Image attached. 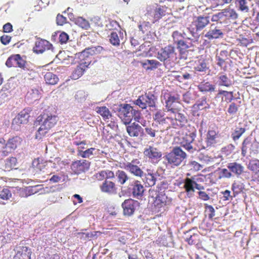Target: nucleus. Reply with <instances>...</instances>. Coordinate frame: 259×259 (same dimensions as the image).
Returning a JSON list of instances; mask_svg holds the SVG:
<instances>
[{"mask_svg": "<svg viewBox=\"0 0 259 259\" xmlns=\"http://www.w3.org/2000/svg\"><path fill=\"white\" fill-rule=\"evenodd\" d=\"M139 163V160L134 159L131 162L123 163V166L121 167L136 177L142 178L144 176V172L137 165Z\"/></svg>", "mask_w": 259, "mask_h": 259, "instance_id": "2eb2a0df", "label": "nucleus"}, {"mask_svg": "<svg viewBox=\"0 0 259 259\" xmlns=\"http://www.w3.org/2000/svg\"><path fill=\"white\" fill-rule=\"evenodd\" d=\"M44 79L46 83L51 85L56 84L59 81L58 76L51 72H48L45 74Z\"/></svg>", "mask_w": 259, "mask_h": 259, "instance_id": "4c0bfd02", "label": "nucleus"}, {"mask_svg": "<svg viewBox=\"0 0 259 259\" xmlns=\"http://www.w3.org/2000/svg\"><path fill=\"white\" fill-rule=\"evenodd\" d=\"M217 137V134L215 131L213 130L208 131L207 134V138L206 139V146L202 145L201 148V150L202 149H205L208 147L213 146L216 144V138Z\"/></svg>", "mask_w": 259, "mask_h": 259, "instance_id": "bb28decb", "label": "nucleus"}, {"mask_svg": "<svg viewBox=\"0 0 259 259\" xmlns=\"http://www.w3.org/2000/svg\"><path fill=\"white\" fill-rule=\"evenodd\" d=\"M16 59L15 55L10 57L6 61V66L8 67H11L13 66L15 67Z\"/></svg>", "mask_w": 259, "mask_h": 259, "instance_id": "69168bd1", "label": "nucleus"}, {"mask_svg": "<svg viewBox=\"0 0 259 259\" xmlns=\"http://www.w3.org/2000/svg\"><path fill=\"white\" fill-rule=\"evenodd\" d=\"M68 179V176L63 171H61L58 175H53L50 180L54 183L66 181Z\"/></svg>", "mask_w": 259, "mask_h": 259, "instance_id": "a18cd8bd", "label": "nucleus"}, {"mask_svg": "<svg viewBox=\"0 0 259 259\" xmlns=\"http://www.w3.org/2000/svg\"><path fill=\"white\" fill-rule=\"evenodd\" d=\"M96 111L100 114L104 120L108 119L111 116V113L106 106L97 107Z\"/></svg>", "mask_w": 259, "mask_h": 259, "instance_id": "a19ab883", "label": "nucleus"}, {"mask_svg": "<svg viewBox=\"0 0 259 259\" xmlns=\"http://www.w3.org/2000/svg\"><path fill=\"white\" fill-rule=\"evenodd\" d=\"M193 100L192 97V94L189 92H187L183 95V101L187 104L191 103V101Z\"/></svg>", "mask_w": 259, "mask_h": 259, "instance_id": "774afa93", "label": "nucleus"}, {"mask_svg": "<svg viewBox=\"0 0 259 259\" xmlns=\"http://www.w3.org/2000/svg\"><path fill=\"white\" fill-rule=\"evenodd\" d=\"M15 67H18L25 71L29 70V69L26 62L23 60L19 54L15 55Z\"/></svg>", "mask_w": 259, "mask_h": 259, "instance_id": "ea45409f", "label": "nucleus"}, {"mask_svg": "<svg viewBox=\"0 0 259 259\" xmlns=\"http://www.w3.org/2000/svg\"><path fill=\"white\" fill-rule=\"evenodd\" d=\"M157 102V96L149 92L139 96L138 99L134 101V103L142 109H144L147 107H155Z\"/></svg>", "mask_w": 259, "mask_h": 259, "instance_id": "423d86ee", "label": "nucleus"}, {"mask_svg": "<svg viewBox=\"0 0 259 259\" xmlns=\"http://www.w3.org/2000/svg\"><path fill=\"white\" fill-rule=\"evenodd\" d=\"M231 137L234 141L238 140L246 131L244 125L239 123L232 129Z\"/></svg>", "mask_w": 259, "mask_h": 259, "instance_id": "c85d7f7f", "label": "nucleus"}, {"mask_svg": "<svg viewBox=\"0 0 259 259\" xmlns=\"http://www.w3.org/2000/svg\"><path fill=\"white\" fill-rule=\"evenodd\" d=\"M248 168L255 173L259 172V160H251L248 164Z\"/></svg>", "mask_w": 259, "mask_h": 259, "instance_id": "09e8293b", "label": "nucleus"}, {"mask_svg": "<svg viewBox=\"0 0 259 259\" xmlns=\"http://www.w3.org/2000/svg\"><path fill=\"white\" fill-rule=\"evenodd\" d=\"M196 133L194 132H189L186 134L182 138L180 142V147L183 148L188 152L193 154L196 152L201 150V148L194 144L193 142L196 138Z\"/></svg>", "mask_w": 259, "mask_h": 259, "instance_id": "39448f33", "label": "nucleus"}, {"mask_svg": "<svg viewBox=\"0 0 259 259\" xmlns=\"http://www.w3.org/2000/svg\"><path fill=\"white\" fill-rule=\"evenodd\" d=\"M126 130L128 135L131 137H139L140 139H142L145 135L144 130L141 125L136 122L126 126Z\"/></svg>", "mask_w": 259, "mask_h": 259, "instance_id": "f3484780", "label": "nucleus"}, {"mask_svg": "<svg viewBox=\"0 0 259 259\" xmlns=\"http://www.w3.org/2000/svg\"><path fill=\"white\" fill-rule=\"evenodd\" d=\"M101 191L109 195H113L117 193V188L115 183L110 180H105L100 185Z\"/></svg>", "mask_w": 259, "mask_h": 259, "instance_id": "aec40b11", "label": "nucleus"}, {"mask_svg": "<svg viewBox=\"0 0 259 259\" xmlns=\"http://www.w3.org/2000/svg\"><path fill=\"white\" fill-rule=\"evenodd\" d=\"M22 142V139L18 136L13 137L9 139L6 143V149L5 151L6 154H9L16 149L17 146L20 144ZM5 152V151H4Z\"/></svg>", "mask_w": 259, "mask_h": 259, "instance_id": "393cba45", "label": "nucleus"}, {"mask_svg": "<svg viewBox=\"0 0 259 259\" xmlns=\"http://www.w3.org/2000/svg\"><path fill=\"white\" fill-rule=\"evenodd\" d=\"M143 67L147 70H152L160 65V63L155 60H145L141 62Z\"/></svg>", "mask_w": 259, "mask_h": 259, "instance_id": "473e14b6", "label": "nucleus"}, {"mask_svg": "<svg viewBox=\"0 0 259 259\" xmlns=\"http://www.w3.org/2000/svg\"><path fill=\"white\" fill-rule=\"evenodd\" d=\"M226 18H232L235 19L237 18L238 15L235 11L232 9H226Z\"/></svg>", "mask_w": 259, "mask_h": 259, "instance_id": "e2e57ef3", "label": "nucleus"}, {"mask_svg": "<svg viewBox=\"0 0 259 259\" xmlns=\"http://www.w3.org/2000/svg\"><path fill=\"white\" fill-rule=\"evenodd\" d=\"M218 83L219 86H225L230 87L232 84V81L227 76L226 74L223 73H219L217 76Z\"/></svg>", "mask_w": 259, "mask_h": 259, "instance_id": "c756f323", "label": "nucleus"}, {"mask_svg": "<svg viewBox=\"0 0 259 259\" xmlns=\"http://www.w3.org/2000/svg\"><path fill=\"white\" fill-rule=\"evenodd\" d=\"M165 100V110L167 112L181 107L180 95L175 93H168L164 96Z\"/></svg>", "mask_w": 259, "mask_h": 259, "instance_id": "9d476101", "label": "nucleus"}, {"mask_svg": "<svg viewBox=\"0 0 259 259\" xmlns=\"http://www.w3.org/2000/svg\"><path fill=\"white\" fill-rule=\"evenodd\" d=\"M225 29L222 26L218 23H212L208 30L205 33L204 36L208 40H213L224 37Z\"/></svg>", "mask_w": 259, "mask_h": 259, "instance_id": "1a4fd4ad", "label": "nucleus"}, {"mask_svg": "<svg viewBox=\"0 0 259 259\" xmlns=\"http://www.w3.org/2000/svg\"><path fill=\"white\" fill-rule=\"evenodd\" d=\"M14 259H30L31 249L27 246H18L15 249Z\"/></svg>", "mask_w": 259, "mask_h": 259, "instance_id": "412c9836", "label": "nucleus"}, {"mask_svg": "<svg viewBox=\"0 0 259 259\" xmlns=\"http://www.w3.org/2000/svg\"><path fill=\"white\" fill-rule=\"evenodd\" d=\"M39 185L34 186H29L25 188H22L20 190V195L22 197H27L37 192L38 189L37 187Z\"/></svg>", "mask_w": 259, "mask_h": 259, "instance_id": "7c9ffc66", "label": "nucleus"}, {"mask_svg": "<svg viewBox=\"0 0 259 259\" xmlns=\"http://www.w3.org/2000/svg\"><path fill=\"white\" fill-rule=\"evenodd\" d=\"M177 45L178 48L181 50H185L187 49L190 47L191 43L188 42L186 41L181 39L176 43Z\"/></svg>", "mask_w": 259, "mask_h": 259, "instance_id": "6e6d98bb", "label": "nucleus"}, {"mask_svg": "<svg viewBox=\"0 0 259 259\" xmlns=\"http://www.w3.org/2000/svg\"><path fill=\"white\" fill-rule=\"evenodd\" d=\"M144 154L153 163L159 161L162 155L159 149L152 146H149L144 149Z\"/></svg>", "mask_w": 259, "mask_h": 259, "instance_id": "dca6fc26", "label": "nucleus"}, {"mask_svg": "<svg viewBox=\"0 0 259 259\" xmlns=\"http://www.w3.org/2000/svg\"><path fill=\"white\" fill-rule=\"evenodd\" d=\"M95 150L94 148H89L85 151L78 150V155L83 158H89L93 154V151Z\"/></svg>", "mask_w": 259, "mask_h": 259, "instance_id": "603ef678", "label": "nucleus"}, {"mask_svg": "<svg viewBox=\"0 0 259 259\" xmlns=\"http://www.w3.org/2000/svg\"><path fill=\"white\" fill-rule=\"evenodd\" d=\"M115 177L117 178V182L121 185L124 184L129 179L126 172L120 170H118L116 172Z\"/></svg>", "mask_w": 259, "mask_h": 259, "instance_id": "79ce46f5", "label": "nucleus"}, {"mask_svg": "<svg viewBox=\"0 0 259 259\" xmlns=\"http://www.w3.org/2000/svg\"><path fill=\"white\" fill-rule=\"evenodd\" d=\"M238 109L237 105L235 103H231L228 109V112L230 114L236 113Z\"/></svg>", "mask_w": 259, "mask_h": 259, "instance_id": "338daca9", "label": "nucleus"}, {"mask_svg": "<svg viewBox=\"0 0 259 259\" xmlns=\"http://www.w3.org/2000/svg\"><path fill=\"white\" fill-rule=\"evenodd\" d=\"M40 98L39 91L36 89H32L26 94V99L30 103H32Z\"/></svg>", "mask_w": 259, "mask_h": 259, "instance_id": "f704fd0d", "label": "nucleus"}, {"mask_svg": "<svg viewBox=\"0 0 259 259\" xmlns=\"http://www.w3.org/2000/svg\"><path fill=\"white\" fill-rule=\"evenodd\" d=\"M209 23V17L199 16L195 18L188 29L192 36L195 39H197L200 36L199 32L203 30Z\"/></svg>", "mask_w": 259, "mask_h": 259, "instance_id": "f03ea898", "label": "nucleus"}, {"mask_svg": "<svg viewBox=\"0 0 259 259\" xmlns=\"http://www.w3.org/2000/svg\"><path fill=\"white\" fill-rule=\"evenodd\" d=\"M50 164L52 167L56 169L57 171L62 169L65 165L64 162L59 157L56 158L53 163L50 162Z\"/></svg>", "mask_w": 259, "mask_h": 259, "instance_id": "49530a36", "label": "nucleus"}, {"mask_svg": "<svg viewBox=\"0 0 259 259\" xmlns=\"http://www.w3.org/2000/svg\"><path fill=\"white\" fill-rule=\"evenodd\" d=\"M17 164V160L15 157L8 158L4 161L3 168L5 171H10L13 168H16Z\"/></svg>", "mask_w": 259, "mask_h": 259, "instance_id": "2f4dec72", "label": "nucleus"}, {"mask_svg": "<svg viewBox=\"0 0 259 259\" xmlns=\"http://www.w3.org/2000/svg\"><path fill=\"white\" fill-rule=\"evenodd\" d=\"M194 69L196 71L206 72V71L208 69V67L204 60L200 59L196 63Z\"/></svg>", "mask_w": 259, "mask_h": 259, "instance_id": "58836bf2", "label": "nucleus"}, {"mask_svg": "<svg viewBox=\"0 0 259 259\" xmlns=\"http://www.w3.org/2000/svg\"><path fill=\"white\" fill-rule=\"evenodd\" d=\"M52 47V45L45 39L38 38L35 42V46L33 48V52L36 54H42L46 50H50Z\"/></svg>", "mask_w": 259, "mask_h": 259, "instance_id": "a211bd4d", "label": "nucleus"}, {"mask_svg": "<svg viewBox=\"0 0 259 259\" xmlns=\"http://www.w3.org/2000/svg\"><path fill=\"white\" fill-rule=\"evenodd\" d=\"M90 162L86 160H77L72 164V169L75 173L84 172L89 169Z\"/></svg>", "mask_w": 259, "mask_h": 259, "instance_id": "4be33fe9", "label": "nucleus"}, {"mask_svg": "<svg viewBox=\"0 0 259 259\" xmlns=\"http://www.w3.org/2000/svg\"><path fill=\"white\" fill-rule=\"evenodd\" d=\"M58 120V117L52 114L49 111L46 110L43 114H41L34 123L36 126L38 125L40 126L36 133L35 138L38 140L41 139L56 124Z\"/></svg>", "mask_w": 259, "mask_h": 259, "instance_id": "f257e3e1", "label": "nucleus"}, {"mask_svg": "<svg viewBox=\"0 0 259 259\" xmlns=\"http://www.w3.org/2000/svg\"><path fill=\"white\" fill-rule=\"evenodd\" d=\"M221 95L223 96L222 98V101L227 103L231 102L234 99L233 92L219 90L217 96L220 97Z\"/></svg>", "mask_w": 259, "mask_h": 259, "instance_id": "e433bc0d", "label": "nucleus"}, {"mask_svg": "<svg viewBox=\"0 0 259 259\" xmlns=\"http://www.w3.org/2000/svg\"><path fill=\"white\" fill-rule=\"evenodd\" d=\"M109 37V40L113 45L117 46L119 45V38L116 32H112Z\"/></svg>", "mask_w": 259, "mask_h": 259, "instance_id": "5fc2aeb1", "label": "nucleus"}, {"mask_svg": "<svg viewBox=\"0 0 259 259\" xmlns=\"http://www.w3.org/2000/svg\"><path fill=\"white\" fill-rule=\"evenodd\" d=\"M132 194L134 198L140 199L143 196L145 189L141 182L135 180L131 184Z\"/></svg>", "mask_w": 259, "mask_h": 259, "instance_id": "5701e85b", "label": "nucleus"}, {"mask_svg": "<svg viewBox=\"0 0 259 259\" xmlns=\"http://www.w3.org/2000/svg\"><path fill=\"white\" fill-rule=\"evenodd\" d=\"M187 157V154L184 152L181 147L176 146L172 150L167 153L165 158L167 161V163L171 166H179L183 161Z\"/></svg>", "mask_w": 259, "mask_h": 259, "instance_id": "7ed1b4c3", "label": "nucleus"}, {"mask_svg": "<svg viewBox=\"0 0 259 259\" xmlns=\"http://www.w3.org/2000/svg\"><path fill=\"white\" fill-rule=\"evenodd\" d=\"M181 107L168 111L172 118L173 128H179L185 125L187 122L186 116L181 112Z\"/></svg>", "mask_w": 259, "mask_h": 259, "instance_id": "6e6552de", "label": "nucleus"}, {"mask_svg": "<svg viewBox=\"0 0 259 259\" xmlns=\"http://www.w3.org/2000/svg\"><path fill=\"white\" fill-rule=\"evenodd\" d=\"M134 119L136 121L141 123L142 114L141 111L135 109L133 107V111L131 115V121Z\"/></svg>", "mask_w": 259, "mask_h": 259, "instance_id": "3c124183", "label": "nucleus"}, {"mask_svg": "<svg viewBox=\"0 0 259 259\" xmlns=\"http://www.w3.org/2000/svg\"><path fill=\"white\" fill-rule=\"evenodd\" d=\"M29 110L28 109H25L21 111L18 115L13 120V125L17 124L19 125L21 124L27 123L29 117Z\"/></svg>", "mask_w": 259, "mask_h": 259, "instance_id": "b1692460", "label": "nucleus"}, {"mask_svg": "<svg viewBox=\"0 0 259 259\" xmlns=\"http://www.w3.org/2000/svg\"><path fill=\"white\" fill-rule=\"evenodd\" d=\"M249 146L255 147L257 146V143L254 142L253 143L251 142V139L249 138L245 139L242 143L241 154L243 156H245L247 149Z\"/></svg>", "mask_w": 259, "mask_h": 259, "instance_id": "c9c22d12", "label": "nucleus"}, {"mask_svg": "<svg viewBox=\"0 0 259 259\" xmlns=\"http://www.w3.org/2000/svg\"><path fill=\"white\" fill-rule=\"evenodd\" d=\"M166 196L160 193H158L155 197V202L157 205L165 204Z\"/></svg>", "mask_w": 259, "mask_h": 259, "instance_id": "13d9d810", "label": "nucleus"}, {"mask_svg": "<svg viewBox=\"0 0 259 259\" xmlns=\"http://www.w3.org/2000/svg\"><path fill=\"white\" fill-rule=\"evenodd\" d=\"M6 143L5 140L4 139H0V157H5L8 155L4 152V151H6Z\"/></svg>", "mask_w": 259, "mask_h": 259, "instance_id": "4d7b16f0", "label": "nucleus"}, {"mask_svg": "<svg viewBox=\"0 0 259 259\" xmlns=\"http://www.w3.org/2000/svg\"><path fill=\"white\" fill-rule=\"evenodd\" d=\"M188 166L191 170H193L194 171H198L201 169L203 167V165L199 163L198 162L195 161H191L188 164Z\"/></svg>", "mask_w": 259, "mask_h": 259, "instance_id": "864d4df0", "label": "nucleus"}, {"mask_svg": "<svg viewBox=\"0 0 259 259\" xmlns=\"http://www.w3.org/2000/svg\"><path fill=\"white\" fill-rule=\"evenodd\" d=\"M74 23L80 27L88 29L90 27L89 23L82 17H77Z\"/></svg>", "mask_w": 259, "mask_h": 259, "instance_id": "8fccbe9b", "label": "nucleus"}, {"mask_svg": "<svg viewBox=\"0 0 259 259\" xmlns=\"http://www.w3.org/2000/svg\"><path fill=\"white\" fill-rule=\"evenodd\" d=\"M113 110L117 113V115L124 124L127 125L131 123L133 107L130 104L115 105L113 106Z\"/></svg>", "mask_w": 259, "mask_h": 259, "instance_id": "20e7f679", "label": "nucleus"}, {"mask_svg": "<svg viewBox=\"0 0 259 259\" xmlns=\"http://www.w3.org/2000/svg\"><path fill=\"white\" fill-rule=\"evenodd\" d=\"M197 179L193 177L191 178H186L184 181V188L187 193V195L189 197L192 196L195 191L194 189L199 190H203L204 187L197 184L196 182Z\"/></svg>", "mask_w": 259, "mask_h": 259, "instance_id": "ddd939ff", "label": "nucleus"}, {"mask_svg": "<svg viewBox=\"0 0 259 259\" xmlns=\"http://www.w3.org/2000/svg\"><path fill=\"white\" fill-rule=\"evenodd\" d=\"M235 4L237 8L242 12H247L249 10L246 0H236Z\"/></svg>", "mask_w": 259, "mask_h": 259, "instance_id": "c03bdc74", "label": "nucleus"}, {"mask_svg": "<svg viewBox=\"0 0 259 259\" xmlns=\"http://www.w3.org/2000/svg\"><path fill=\"white\" fill-rule=\"evenodd\" d=\"M153 119L162 128L163 131L173 128L172 118L170 117L169 113L165 116L164 111L158 110L154 114Z\"/></svg>", "mask_w": 259, "mask_h": 259, "instance_id": "0eeeda50", "label": "nucleus"}, {"mask_svg": "<svg viewBox=\"0 0 259 259\" xmlns=\"http://www.w3.org/2000/svg\"><path fill=\"white\" fill-rule=\"evenodd\" d=\"M103 47L100 46H93L90 48H86L81 52L76 54L78 58L81 61L90 60V56L94 55L100 54L103 50Z\"/></svg>", "mask_w": 259, "mask_h": 259, "instance_id": "4468645a", "label": "nucleus"}, {"mask_svg": "<svg viewBox=\"0 0 259 259\" xmlns=\"http://www.w3.org/2000/svg\"><path fill=\"white\" fill-rule=\"evenodd\" d=\"M198 89L201 92L212 93L215 91V86L209 82H202L198 85Z\"/></svg>", "mask_w": 259, "mask_h": 259, "instance_id": "72a5a7b5", "label": "nucleus"}, {"mask_svg": "<svg viewBox=\"0 0 259 259\" xmlns=\"http://www.w3.org/2000/svg\"><path fill=\"white\" fill-rule=\"evenodd\" d=\"M185 35L186 34L185 33L181 34L178 31H175L172 33V36L173 37L175 42L177 43L178 40H180L182 38H184Z\"/></svg>", "mask_w": 259, "mask_h": 259, "instance_id": "052dcab7", "label": "nucleus"}, {"mask_svg": "<svg viewBox=\"0 0 259 259\" xmlns=\"http://www.w3.org/2000/svg\"><path fill=\"white\" fill-rule=\"evenodd\" d=\"M232 176V174L230 170L226 168H223L220 171V178H230Z\"/></svg>", "mask_w": 259, "mask_h": 259, "instance_id": "0e129e2a", "label": "nucleus"}, {"mask_svg": "<svg viewBox=\"0 0 259 259\" xmlns=\"http://www.w3.org/2000/svg\"><path fill=\"white\" fill-rule=\"evenodd\" d=\"M32 164L33 167L39 171L43 170L45 168V165L43 163H40L38 159L34 160Z\"/></svg>", "mask_w": 259, "mask_h": 259, "instance_id": "680f3d73", "label": "nucleus"}, {"mask_svg": "<svg viewBox=\"0 0 259 259\" xmlns=\"http://www.w3.org/2000/svg\"><path fill=\"white\" fill-rule=\"evenodd\" d=\"M160 175L157 172H153L151 169H147V173H144L142 178L143 181L149 187L154 186L157 181V177H159Z\"/></svg>", "mask_w": 259, "mask_h": 259, "instance_id": "6ab92c4d", "label": "nucleus"}, {"mask_svg": "<svg viewBox=\"0 0 259 259\" xmlns=\"http://www.w3.org/2000/svg\"><path fill=\"white\" fill-rule=\"evenodd\" d=\"M175 48L171 45H169L160 49L158 52L157 58L162 62L171 61L177 58Z\"/></svg>", "mask_w": 259, "mask_h": 259, "instance_id": "9b49d317", "label": "nucleus"}, {"mask_svg": "<svg viewBox=\"0 0 259 259\" xmlns=\"http://www.w3.org/2000/svg\"><path fill=\"white\" fill-rule=\"evenodd\" d=\"M121 206L123 208V213L125 216L132 215L135 211L139 209L140 203L132 199H126L122 203Z\"/></svg>", "mask_w": 259, "mask_h": 259, "instance_id": "f8f14e48", "label": "nucleus"}, {"mask_svg": "<svg viewBox=\"0 0 259 259\" xmlns=\"http://www.w3.org/2000/svg\"><path fill=\"white\" fill-rule=\"evenodd\" d=\"M79 66H78L76 69L73 71L71 75V78L73 79H77L79 78L83 73L84 69L83 67H88L91 62V61L86 60L81 61Z\"/></svg>", "mask_w": 259, "mask_h": 259, "instance_id": "a878e982", "label": "nucleus"}, {"mask_svg": "<svg viewBox=\"0 0 259 259\" xmlns=\"http://www.w3.org/2000/svg\"><path fill=\"white\" fill-rule=\"evenodd\" d=\"M244 189V185L240 181L234 182L232 185V190L233 191L234 196L241 192Z\"/></svg>", "mask_w": 259, "mask_h": 259, "instance_id": "37998d69", "label": "nucleus"}, {"mask_svg": "<svg viewBox=\"0 0 259 259\" xmlns=\"http://www.w3.org/2000/svg\"><path fill=\"white\" fill-rule=\"evenodd\" d=\"M11 195V193L8 189H4L0 193V198L4 200L9 199Z\"/></svg>", "mask_w": 259, "mask_h": 259, "instance_id": "bf43d9fd", "label": "nucleus"}, {"mask_svg": "<svg viewBox=\"0 0 259 259\" xmlns=\"http://www.w3.org/2000/svg\"><path fill=\"white\" fill-rule=\"evenodd\" d=\"M194 106H196L197 108L200 110L202 109H208L210 107L209 105L207 102L206 98L205 97L201 98L200 100L197 101Z\"/></svg>", "mask_w": 259, "mask_h": 259, "instance_id": "de8ad7c7", "label": "nucleus"}, {"mask_svg": "<svg viewBox=\"0 0 259 259\" xmlns=\"http://www.w3.org/2000/svg\"><path fill=\"white\" fill-rule=\"evenodd\" d=\"M227 168L232 173L236 175L237 177L242 174L244 169V167L241 164L236 162L228 163Z\"/></svg>", "mask_w": 259, "mask_h": 259, "instance_id": "cd10ccee", "label": "nucleus"}]
</instances>
